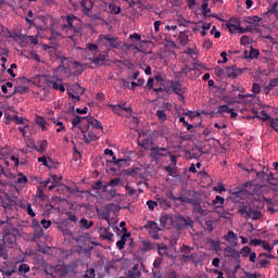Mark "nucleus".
Wrapping results in <instances>:
<instances>
[{
    "mask_svg": "<svg viewBox=\"0 0 278 278\" xmlns=\"http://www.w3.org/2000/svg\"><path fill=\"white\" fill-rule=\"evenodd\" d=\"M80 123H81V125H86V117H81L79 115H76L73 118L72 125H73V127H77Z\"/></svg>",
    "mask_w": 278,
    "mask_h": 278,
    "instance_id": "nucleus-39",
    "label": "nucleus"
},
{
    "mask_svg": "<svg viewBox=\"0 0 278 278\" xmlns=\"http://www.w3.org/2000/svg\"><path fill=\"white\" fill-rule=\"evenodd\" d=\"M240 254H241L243 257H248V256L251 254V248H250L249 245L243 247V248L240 250Z\"/></svg>",
    "mask_w": 278,
    "mask_h": 278,
    "instance_id": "nucleus-59",
    "label": "nucleus"
},
{
    "mask_svg": "<svg viewBox=\"0 0 278 278\" xmlns=\"http://www.w3.org/2000/svg\"><path fill=\"white\" fill-rule=\"evenodd\" d=\"M213 205L216 207V210H220V207L225 205V198L216 195L215 199L213 200Z\"/></svg>",
    "mask_w": 278,
    "mask_h": 278,
    "instance_id": "nucleus-36",
    "label": "nucleus"
},
{
    "mask_svg": "<svg viewBox=\"0 0 278 278\" xmlns=\"http://www.w3.org/2000/svg\"><path fill=\"white\" fill-rule=\"evenodd\" d=\"M188 227L193 228L194 222L190 217H177L176 219V229L179 231H184V229H188Z\"/></svg>",
    "mask_w": 278,
    "mask_h": 278,
    "instance_id": "nucleus-10",
    "label": "nucleus"
},
{
    "mask_svg": "<svg viewBox=\"0 0 278 278\" xmlns=\"http://www.w3.org/2000/svg\"><path fill=\"white\" fill-rule=\"evenodd\" d=\"M178 39L179 45H181V47H186V45H188V42L190 41L188 34H186V31H180Z\"/></svg>",
    "mask_w": 278,
    "mask_h": 278,
    "instance_id": "nucleus-35",
    "label": "nucleus"
},
{
    "mask_svg": "<svg viewBox=\"0 0 278 278\" xmlns=\"http://www.w3.org/2000/svg\"><path fill=\"white\" fill-rule=\"evenodd\" d=\"M111 14H121V7H116L114 3L109 4Z\"/></svg>",
    "mask_w": 278,
    "mask_h": 278,
    "instance_id": "nucleus-53",
    "label": "nucleus"
},
{
    "mask_svg": "<svg viewBox=\"0 0 278 278\" xmlns=\"http://www.w3.org/2000/svg\"><path fill=\"white\" fill-rule=\"evenodd\" d=\"M37 197L41 201H47V195L45 194V190H42V187H37Z\"/></svg>",
    "mask_w": 278,
    "mask_h": 278,
    "instance_id": "nucleus-55",
    "label": "nucleus"
},
{
    "mask_svg": "<svg viewBox=\"0 0 278 278\" xmlns=\"http://www.w3.org/2000/svg\"><path fill=\"white\" fill-rule=\"evenodd\" d=\"M80 227H83V229H90V227H93L94 222L90 220L88 222V219L86 218H81L79 222Z\"/></svg>",
    "mask_w": 278,
    "mask_h": 278,
    "instance_id": "nucleus-40",
    "label": "nucleus"
},
{
    "mask_svg": "<svg viewBox=\"0 0 278 278\" xmlns=\"http://www.w3.org/2000/svg\"><path fill=\"white\" fill-rule=\"evenodd\" d=\"M100 42L108 47L109 49H118L123 42L118 39V37H114L112 35H100L99 36Z\"/></svg>",
    "mask_w": 278,
    "mask_h": 278,
    "instance_id": "nucleus-4",
    "label": "nucleus"
},
{
    "mask_svg": "<svg viewBox=\"0 0 278 278\" xmlns=\"http://www.w3.org/2000/svg\"><path fill=\"white\" fill-rule=\"evenodd\" d=\"M180 75H185L188 79H197V77H199V70L190 65H185L181 68Z\"/></svg>",
    "mask_w": 278,
    "mask_h": 278,
    "instance_id": "nucleus-14",
    "label": "nucleus"
},
{
    "mask_svg": "<svg viewBox=\"0 0 278 278\" xmlns=\"http://www.w3.org/2000/svg\"><path fill=\"white\" fill-rule=\"evenodd\" d=\"M80 5L84 9V12H90V10H92L93 2L92 1H80Z\"/></svg>",
    "mask_w": 278,
    "mask_h": 278,
    "instance_id": "nucleus-44",
    "label": "nucleus"
},
{
    "mask_svg": "<svg viewBox=\"0 0 278 278\" xmlns=\"http://www.w3.org/2000/svg\"><path fill=\"white\" fill-rule=\"evenodd\" d=\"M192 251H194V248L184 244L181 247V253L182 255H191Z\"/></svg>",
    "mask_w": 278,
    "mask_h": 278,
    "instance_id": "nucleus-51",
    "label": "nucleus"
},
{
    "mask_svg": "<svg viewBox=\"0 0 278 278\" xmlns=\"http://www.w3.org/2000/svg\"><path fill=\"white\" fill-rule=\"evenodd\" d=\"M177 201H179L180 203H189V205H192L194 201H197V199H192L186 195H180L177 198Z\"/></svg>",
    "mask_w": 278,
    "mask_h": 278,
    "instance_id": "nucleus-42",
    "label": "nucleus"
},
{
    "mask_svg": "<svg viewBox=\"0 0 278 278\" xmlns=\"http://www.w3.org/2000/svg\"><path fill=\"white\" fill-rule=\"evenodd\" d=\"M94 140H99V137H97V132L94 130H89L88 134H84V141L86 144H90V142H94Z\"/></svg>",
    "mask_w": 278,
    "mask_h": 278,
    "instance_id": "nucleus-26",
    "label": "nucleus"
},
{
    "mask_svg": "<svg viewBox=\"0 0 278 278\" xmlns=\"http://www.w3.org/2000/svg\"><path fill=\"white\" fill-rule=\"evenodd\" d=\"M37 149L36 151L38 153H45L47 151V147H49V142L47 140H40L37 142Z\"/></svg>",
    "mask_w": 278,
    "mask_h": 278,
    "instance_id": "nucleus-33",
    "label": "nucleus"
},
{
    "mask_svg": "<svg viewBox=\"0 0 278 278\" xmlns=\"http://www.w3.org/2000/svg\"><path fill=\"white\" fill-rule=\"evenodd\" d=\"M157 249V243L152 242L151 240L141 241L140 251L147 253L149 251H155Z\"/></svg>",
    "mask_w": 278,
    "mask_h": 278,
    "instance_id": "nucleus-18",
    "label": "nucleus"
},
{
    "mask_svg": "<svg viewBox=\"0 0 278 278\" xmlns=\"http://www.w3.org/2000/svg\"><path fill=\"white\" fill-rule=\"evenodd\" d=\"M262 22V18L257 15H254L252 17H248L245 23H249V25H256V28L260 29V23Z\"/></svg>",
    "mask_w": 278,
    "mask_h": 278,
    "instance_id": "nucleus-34",
    "label": "nucleus"
},
{
    "mask_svg": "<svg viewBox=\"0 0 278 278\" xmlns=\"http://www.w3.org/2000/svg\"><path fill=\"white\" fill-rule=\"evenodd\" d=\"M67 64L73 77H79L86 71L84 64L77 61H70Z\"/></svg>",
    "mask_w": 278,
    "mask_h": 278,
    "instance_id": "nucleus-11",
    "label": "nucleus"
},
{
    "mask_svg": "<svg viewBox=\"0 0 278 278\" xmlns=\"http://www.w3.org/2000/svg\"><path fill=\"white\" fill-rule=\"evenodd\" d=\"M27 90H29L28 87H24V86L15 87L14 92L10 93L9 97H12L13 94H16V92L18 94H25V92H27Z\"/></svg>",
    "mask_w": 278,
    "mask_h": 278,
    "instance_id": "nucleus-43",
    "label": "nucleus"
},
{
    "mask_svg": "<svg viewBox=\"0 0 278 278\" xmlns=\"http://www.w3.org/2000/svg\"><path fill=\"white\" fill-rule=\"evenodd\" d=\"M185 262H193L195 266H199L203 260H205V254L203 252L192 253L191 255H182L181 256Z\"/></svg>",
    "mask_w": 278,
    "mask_h": 278,
    "instance_id": "nucleus-12",
    "label": "nucleus"
},
{
    "mask_svg": "<svg viewBox=\"0 0 278 278\" xmlns=\"http://www.w3.org/2000/svg\"><path fill=\"white\" fill-rule=\"evenodd\" d=\"M110 108L113 110V112L115 114H117V116H123V105H114V104H111Z\"/></svg>",
    "mask_w": 278,
    "mask_h": 278,
    "instance_id": "nucleus-48",
    "label": "nucleus"
},
{
    "mask_svg": "<svg viewBox=\"0 0 278 278\" xmlns=\"http://www.w3.org/2000/svg\"><path fill=\"white\" fill-rule=\"evenodd\" d=\"M224 239L226 240V242H228L232 247H236V244H238V235H236V232H233L231 230L228 231V233L224 236Z\"/></svg>",
    "mask_w": 278,
    "mask_h": 278,
    "instance_id": "nucleus-22",
    "label": "nucleus"
},
{
    "mask_svg": "<svg viewBox=\"0 0 278 278\" xmlns=\"http://www.w3.org/2000/svg\"><path fill=\"white\" fill-rule=\"evenodd\" d=\"M237 214L243 216L247 220L251 218L252 220H262V212L255 207H247L244 203L238 208Z\"/></svg>",
    "mask_w": 278,
    "mask_h": 278,
    "instance_id": "nucleus-3",
    "label": "nucleus"
},
{
    "mask_svg": "<svg viewBox=\"0 0 278 278\" xmlns=\"http://www.w3.org/2000/svg\"><path fill=\"white\" fill-rule=\"evenodd\" d=\"M140 275H141L140 270H136V271L130 270V271H128V277L129 278H139Z\"/></svg>",
    "mask_w": 278,
    "mask_h": 278,
    "instance_id": "nucleus-64",
    "label": "nucleus"
},
{
    "mask_svg": "<svg viewBox=\"0 0 278 278\" xmlns=\"http://www.w3.org/2000/svg\"><path fill=\"white\" fill-rule=\"evenodd\" d=\"M34 225V240H40V238H45V231L42 230V226L38 224L37 220L33 222Z\"/></svg>",
    "mask_w": 278,
    "mask_h": 278,
    "instance_id": "nucleus-20",
    "label": "nucleus"
},
{
    "mask_svg": "<svg viewBox=\"0 0 278 278\" xmlns=\"http://www.w3.org/2000/svg\"><path fill=\"white\" fill-rule=\"evenodd\" d=\"M101 238L108 240L109 242H114V233L110 231V228L102 229Z\"/></svg>",
    "mask_w": 278,
    "mask_h": 278,
    "instance_id": "nucleus-27",
    "label": "nucleus"
},
{
    "mask_svg": "<svg viewBox=\"0 0 278 278\" xmlns=\"http://www.w3.org/2000/svg\"><path fill=\"white\" fill-rule=\"evenodd\" d=\"M266 181L269 186H277V179L275 178V174L270 173L268 176H266Z\"/></svg>",
    "mask_w": 278,
    "mask_h": 278,
    "instance_id": "nucleus-52",
    "label": "nucleus"
},
{
    "mask_svg": "<svg viewBox=\"0 0 278 278\" xmlns=\"http://www.w3.org/2000/svg\"><path fill=\"white\" fill-rule=\"evenodd\" d=\"M2 233V244L12 249L16 244V235L18 233V229L12 224H7Z\"/></svg>",
    "mask_w": 278,
    "mask_h": 278,
    "instance_id": "nucleus-1",
    "label": "nucleus"
},
{
    "mask_svg": "<svg viewBox=\"0 0 278 278\" xmlns=\"http://www.w3.org/2000/svg\"><path fill=\"white\" fill-rule=\"evenodd\" d=\"M123 184V180H121L119 177H115L111 179L109 182H104V192L108 191V188H117V186H121Z\"/></svg>",
    "mask_w": 278,
    "mask_h": 278,
    "instance_id": "nucleus-24",
    "label": "nucleus"
},
{
    "mask_svg": "<svg viewBox=\"0 0 278 278\" xmlns=\"http://www.w3.org/2000/svg\"><path fill=\"white\" fill-rule=\"evenodd\" d=\"M242 73H244V70L239 68L238 65L226 66V77H228V79H236V77L242 75Z\"/></svg>",
    "mask_w": 278,
    "mask_h": 278,
    "instance_id": "nucleus-15",
    "label": "nucleus"
},
{
    "mask_svg": "<svg viewBox=\"0 0 278 278\" xmlns=\"http://www.w3.org/2000/svg\"><path fill=\"white\" fill-rule=\"evenodd\" d=\"M58 229L64 236L65 242H73V240H75V237H73V231H71V223L68 219H63L61 223H59Z\"/></svg>",
    "mask_w": 278,
    "mask_h": 278,
    "instance_id": "nucleus-5",
    "label": "nucleus"
},
{
    "mask_svg": "<svg viewBox=\"0 0 278 278\" xmlns=\"http://www.w3.org/2000/svg\"><path fill=\"white\" fill-rule=\"evenodd\" d=\"M256 58H260V51L251 48V50L249 52V59L255 60Z\"/></svg>",
    "mask_w": 278,
    "mask_h": 278,
    "instance_id": "nucleus-58",
    "label": "nucleus"
},
{
    "mask_svg": "<svg viewBox=\"0 0 278 278\" xmlns=\"http://www.w3.org/2000/svg\"><path fill=\"white\" fill-rule=\"evenodd\" d=\"M67 218L65 220H68V223H79V219L77 218V215H75V213L73 212H68L66 213Z\"/></svg>",
    "mask_w": 278,
    "mask_h": 278,
    "instance_id": "nucleus-49",
    "label": "nucleus"
},
{
    "mask_svg": "<svg viewBox=\"0 0 278 278\" xmlns=\"http://www.w3.org/2000/svg\"><path fill=\"white\" fill-rule=\"evenodd\" d=\"M170 88H172L174 94H179V93L184 92V89L181 88V83L180 81L172 80Z\"/></svg>",
    "mask_w": 278,
    "mask_h": 278,
    "instance_id": "nucleus-31",
    "label": "nucleus"
},
{
    "mask_svg": "<svg viewBox=\"0 0 278 278\" xmlns=\"http://www.w3.org/2000/svg\"><path fill=\"white\" fill-rule=\"evenodd\" d=\"M210 4H207V2H204L202 4V14L203 16H208L210 12H212V10L208 8Z\"/></svg>",
    "mask_w": 278,
    "mask_h": 278,
    "instance_id": "nucleus-60",
    "label": "nucleus"
},
{
    "mask_svg": "<svg viewBox=\"0 0 278 278\" xmlns=\"http://www.w3.org/2000/svg\"><path fill=\"white\" fill-rule=\"evenodd\" d=\"M148 205V210H150V212H153V210H155V207H157V202L153 201V200H149L147 202Z\"/></svg>",
    "mask_w": 278,
    "mask_h": 278,
    "instance_id": "nucleus-62",
    "label": "nucleus"
},
{
    "mask_svg": "<svg viewBox=\"0 0 278 278\" xmlns=\"http://www.w3.org/2000/svg\"><path fill=\"white\" fill-rule=\"evenodd\" d=\"M89 60L91 64H96V66H103V62H105V55L100 53L98 56L90 58Z\"/></svg>",
    "mask_w": 278,
    "mask_h": 278,
    "instance_id": "nucleus-29",
    "label": "nucleus"
},
{
    "mask_svg": "<svg viewBox=\"0 0 278 278\" xmlns=\"http://www.w3.org/2000/svg\"><path fill=\"white\" fill-rule=\"evenodd\" d=\"M36 123L41 127L42 130L47 129V121L42 116L36 117Z\"/></svg>",
    "mask_w": 278,
    "mask_h": 278,
    "instance_id": "nucleus-47",
    "label": "nucleus"
},
{
    "mask_svg": "<svg viewBox=\"0 0 278 278\" xmlns=\"http://www.w3.org/2000/svg\"><path fill=\"white\" fill-rule=\"evenodd\" d=\"M214 72L216 77H218L219 79H225L227 77V67L222 68L220 66H215Z\"/></svg>",
    "mask_w": 278,
    "mask_h": 278,
    "instance_id": "nucleus-32",
    "label": "nucleus"
},
{
    "mask_svg": "<svg viewBox=\"0 0 278 278\" xmlns=\"http://www.w3.org/2000/svg\"><path fill=\"white\" fill-rule=\"evenodd\" d=\"M249 31H260V28H257V25L249 24L245 28L241 27L240 34H247Z\"/></svg>",
    "mask_w": 278,
    "mask_h": 278,
    "instance_id": "nucleus-37",
    "label": "nucleus"
},
{
    "mask_svg": "<svg viewBox=\"0 0 278 278\" xmlns=\"http://www.w3.org/2000/svg\"><path fill=\"white\" fill-rule=\"evenodd\" d=\"M87 49L89 51H94L96 53H99V46L97 43H87Z\"/></svg>",
    "mask_w": 278,
    "mask_h": 278,
    "instance_id": "nucleus-63",
    "label": "nucleus"
},
{
    "mask_svg": "<svg viewBox=\"0 0 278 278\" xmlns=\"http://www.w3.org/2000/svg\"><path fill=\"white\" fill-rule=\"evenodd\" d=\"M191 205H193V212L195 214H200L201 216H206L207 211L203 210V207L201 206V199H195L194 203Z\"/></svg>",
    "mask_w": 278,
    "mask_h": 278,
    "instance_id": "nucleus-23",
    "label": "nucleus"
},
{
    "mask_svg": "<svg viewBox=\"0 0 278 278\" xmlns=\"http://www.w3.org/2000/svg\"><path fill=\"white\" fill-rule=\"evenodd\" d=\"M22 207L25 210V212H27L28 216L36 218V212H34V208H31V203L23 204Z\"/></svg>",
    "mask_w": 278,
    "mask_h": 278,
    "instance_id": "nucleus-38",
    "label": "nucleus"
},
{
    "mask_svg": "<svg viewBox=\"0 0 278 278\" xmlns=\"http://www.w3.org/2000/svg\"><path fill=\"white\" fill-rule=\"evenodd\" d=\"M258 264L262 268H266V266H268V264H270V260H268L266 256L263 257H258Z\"/></svg>",
    "mask_w": 278,
    "mask_h": 278,
    "instance_id": "nucleus-57",
    "label": "nucleus"
},
{
    "mask_svg": "<svg viewBox=\"0 0 278 278\" xmlns=\"http://www.w3.org/2000/svg\"><path fill=\"white\" fill-rule=\"evenodd\" d=\"M72 90L73 92H75L77 96H75V93L73 92H68V97L70 99H74V103H77V101H79V96L84 94V88L80 87L79 84H75L73 87H72Z\"/></svg>",
    "mask_w": 278,
    "mask_h": 278,
    "instance_id": "nucleus-16",
    "label": "nucleus"
},
{
    "mask_svg": "<svg viewBox=\"0 0 278 278\" xmlns=\"http://www.w3.org/2000/svg\"><path fill=\"white\" fill-rule=\"evenodd\" d=\"M31 270V268L29 267V265H27V263H21L16 269V273L18 275H27V273H29Z\"/></svg>",
    "mask_w": 278,
    "mask_h": 278,
    "instance_id": "nucleus-30",
    "label": "nucleus"
},
{
    "mask_svg": "<svg viewBox=\"0 0 278 278\" xmlns=\"http://www.w3.org/2000/svg\"><path fill=\"white\" fill-rule=\"evenodd\" d=\"M190 23H192V22L187 21L186 18H184V16H181V15L178 16L179 27H189Z\"/></svg>",
    "mask_w": 278,
    "mask_h": 278,
    "instance_id": "nucleus-50",
    "label": "nucleus"
},
{
    "mask_svg": "<svg viewBox=\"0 0 278 278\" xmlns=\"http://www.w3.org/2000/svg\"><path fill=\"white\" fill-rule=\"evenodd\" d=\"M0 273H2V275H5V277H12L14 273H16V264L11 261H4L0 265Z\"/></svg>",
    "mask_w": 278,
    "mask_h": 278,
    "instance_id": "nucleus-8",
    "label": "nucleus"
},
{
    "mask_svg": "<svg viewBox=\"0 0 278 278\" xmlns=\"http://www.w3.org/2000/svg\"><path fill=\"white\" fill-rule=\"evenodd\" d=\"M156 203L157 205H160V207L162 210H168V207H170V201H168L166 198L164 197H160V195H156Z\"/></svg>",
    "mask_w": 278,
    "mask_h": 278,
    "instance_id": "nucleus-25",
    "label": "nucleus"
},
{
    "mask_svg": "<svg viewBox=\"0 0 278 278\" xmlns=\"http://www.w3.org/2000/svg\"><path fill=\"white\" fill-rule=\"evenodd\" d=\"M97 277V274H94V268L87 269L86 274L84 275V278H94Z\"/></svg>",
    "mask_w": 278,
    "mask_h": 278,
    "instance_id": "nucleus-61",
    "label": "nucleus"
},
{
    "mask_svg": "<svg viewBox=\"0 0 278 278\" xmlns=\"http://www.w3.org/2000/svg\"><path fill=\"white\" fill-rule=\"evenodd\" d=\"M66 21H67V24H63L61 28H62V31L67 34L68 38H73L75 34H81V27L75 26V21H79L77 16L73 14H68L66 15Z\"/></svg>",
    "mask_w": 278,
    "mask_h": 278,
    "instance_id": "nucleus-2",
    "label": "nucleus"
},
{
    "mask_svg": "<svg viewBox=\"0 0 278 278\" xmlns=\"http://www.w3.org/2000/svg\"><path fill=\"white\" fill-rule=\"evenodd\" d=\"M0 257L8 260V250H5V244L3 243H0Z\"/></svg>",
    "mask_w": 278,
    "mask_h": 278,
    "instance_id": "nucleus-54",
    "label": "nucleus"
},
{
    "mask_svg": "<svg viewBox=\"0 0 278 278\" xmlns=\"http://www.w3.org/2000/svg\"><path fill=\"white\" fill-rule=\"evenodd\" d=\"M156 250L161 257H164V255H168V245L165 243H156Z\"/></svg>",
    "mask_w": 278,
    "mask_h": 278,
    "instance_id": "nucleus-28",
    "label": "nucleus"
},
{
    "mask_svg": "<svg viewBox=\"0 0 278 278\" xmlns=\"http://www.w3.org/2000/svg\"><path fill=\"white\" fill-rule=\"evenodd\" d=\"M46 275L52 278H64L66 277V268L63 265L47 266L45 268Z\"/></svg>",
    "mask_w": 278,
    "mask_h": 278,
    "instance_id": "nucleus-6",
    "label": "nucleus"
},
{
    "mask_svg": "<svg viewBox=\"0 0 278 278\" xmlns=\"http://www.w3.org/2000/svg\"><path fill=\"white\" fill-rule=\"evenodd\" d=\"M47 86H48V88H52V90H59L60 92H66L64 83L60 78L49 79L47 81Z\"/></svg>",
    "mask_w": 278,
    "mask_h": 278,
    "instance_id": "nucleus-13",
    "label": "nucleus"
},
{
    "mask_svg": "<svg viewBox=\"0 0 278 278\" xmlns=\"http://www.w3.org/2000/svg\"><path fill=\"white\" fill-rule=\"evenodd\" d=\"M105 188V184H103V181L101 180H97L93 185H92V190H102V192L104 191Z\"/></svg>",
    "mask_w": 278,
    "mask_h": 278,
    "instance_id": "nucleus-45",
    "label": "nucleus"
},
{
    "mask_svg": "<svg viewBox=\"0 0 278 278\" xmlns=\"http://www.w3.org/2000/svg\"><path fill=\"white\" fill-rule=\"evenodd\" d=\"M86 125L87 129H90V127H92L93 129H103V124H101V122L97 121L90 115L86 116Z\"/></svg>",
    "mask_w": 278,
    "mask_h": 278,
    "instance_id": "nucleus-17",
    "label": "nucleus"
},
{
    "mask_svg": "<svg viewBox=\"0 0 278 278\" xmlns=\"http://www.w3.org/2000/svg\"><path fill=\"white\" fill-rule=\"evenodd\" d=\"M163 168H164V170H166V173H168L169 177L177 176V167L167 165V166H164Z\"/></svg>",
    "mask_w": 278,
    "mask_h": 278,
    "instance_id": "nucleus-41",
    "label": "nucleus"
},
{
    "mask_svg": "<svg viewBox=\"0 0 278 278\" xmlns=\"http://www.w3.org/2000/svg\"><path fill=\"white\" fill-rule=\"evenodd\" d=\"M245 194H247V190H244V189H240V190L233 191L232 195H231V201L233 203H242V201L244 200L243 197Z\"/></svg>",
    "mask_w": 278,
    "mask_h": 278,
    "instance_id": "nucleus-21",
    "label": "nucleus"
},
{
    "mask_svg": "<svg viewBox=\"0 0 278 278\" xmlns=\"http://www.w3.org/2000/svg\"><path fill=\"white\" fill-rule=\"evenodd\" d=\"M139 147L146 149L147 151H151V147H153V138L149 136H143L142 139L138 142Z\"/></svg>",
    "mask_w": 278,
    "mask_h": 278,
    "instance_id": "nucleus-19",
    "label": "nucleus"
},
{
    "mask_svg": "<svg viewBox=\"0 0 278 278\" xmlns=\"http://www.w3.org/2000/svg\"><path fill=\"white\" fill-rule=\"evenodd\" d=\"M166 155H170V151L167 148L153 147L150 149V157L154 160V162H160L162 157H166Z\"/></svg>",
    "mask_w": 278,
    "mask_h": 278,
    "instance_id": "nucleus-7",
    "label": "nucleus"
},
{
    "mask_svg": "<svg viewBox=\"0 0 278 278\" xmlns=\"http://www.w3.org/2000/svg\"><path fill=\"white\" fill-rule=\"evenodd\" d=\"M156 116H157L159 121H161V123H165V121L167 119L166 111H164V110H157Z\"/></svg>",
    "mask_w": 278,
    "mask_h": 278,
    "instance_id": "nucleus-46",
    "label": "nucleus"
},
{
    "mask_svg": "<svg viewBox=\"0 0 278 278\" xmlns=\"http://www.w3.org/2000/svg\"><path fill=\"white\" fill-rule=\"evenodd\" d=\"M233 109L229 108V105L225 104V105H220L217 109V112L220 114L223 112H225L226 114H229Z\"/></svg>",
    "mask_w": 278,
    "mask_h": 278,
    "instance_id": "nucleus-56",
    "label": "nucleus"
},
{
    "mask_svg": "<svg viewBox=\"0 0 278 278\" xmlns=\"http://www.w3.org/2000/svg\"><path fill=\"white\" fill-rule=\"evenodd\" d=\"M242 22H240L239 17H231L226 22V27L229 30L230 34H240V30L242 29Z\"/></svg>",
    "mask_w": 278,
    "mask_h": 278,
    "instance_id": "nucleus-9",
    "label": "nucleus"
}]
</instances>
